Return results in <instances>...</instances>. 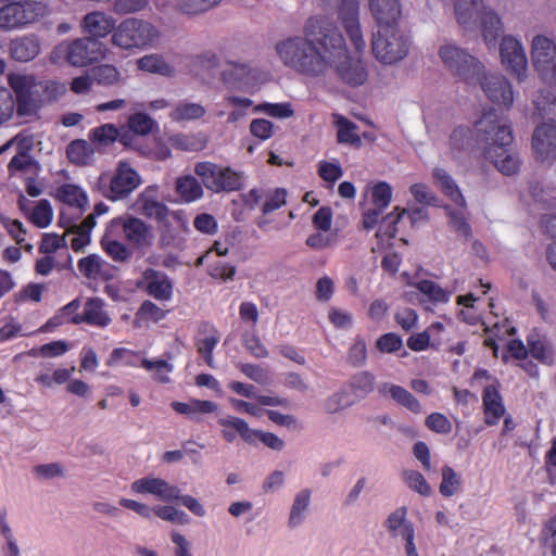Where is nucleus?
Masks as SVG:
<instances>
[{"instance_id":"nucleus-18","label":"nucleus","mask_w":556,"mask_h":556,"mask_svg":"<svg viewBox=\"0 0 556 556\" xmlns=\"http://www.w3.org/2000/svg\"><path fill=\"white\" fill-rule=\"evenodd\" d=\"M80 27L83 33L88 35L87 37L99 40L110 34L113 35L116 28V20L102 11H92L83 17Z\"/></svg>"},{"instance_id":"nucleus-54","label":"nucleus","mask_w":556,"mask_h":556,"mask_svg":"<svg viewBox=\"0 0 556 556\" xmlns=\"http://www.w3.org/2000/svg\"><path fill=\"white\" fill-rule=\"evenodd\" d=\"M53 219V211L50 202L46 199L40 200L33 208L29 220L38 228L48 227Z\"/></svg>"},{"instance_id":"nucleus-1","label":"nucleus","mask_w":556,"mask_h":556,"mask_svg":"<svg viewBox=\"0 0 556 556\" xmlns=\"http://www.w3.org/2000/svg\"><path fill=\"white\" fill-rule=\"evenodd\" d=\"M276 52L285 66L308 78L325 77L330 70L351 87L362 86L368 78L363 61L350 55L342 33L327 16L308 17L303 35L277 42Z\"/></svg>"},{"instance_id":"nucleus-62","label":"nucleus","mask_w":556,"mask_h":556,"mask_svg":"<svg viewBox=\"0 0 556 556\" xmlns=\"http://www.w3.org/2000/svg\"><path fill=\"white\" fill-rule=\"evenodd\" d=\"M239 369L244 376L258 384L267 386L271 382L268 370L260 365L244 363L239 366Z\"/></svg>"},{"instance_id":"nucleus-28","label":"nucleus","mask_w":556,"mask_h":556,"mask_svg":"<svg viewBox=\"0 0 556 556\" xmlns=\"http://www.w3.org/2000/svg\"><path fill=\"white\" fill-rule=\"evenodd\" d=\"M40 52V41L37 36H21L10 43L12 59L20 62H28L35 59Z\"/></svg>"},{"instance_id":"nucleus-52","label":"nucleus","mask_w":556,"mask_h":556,"mask_svg":"<svg viewBox=\"0 0 556 556\" xmlns=\"http://www.w3.org/2000/svg\"><path fill=\"white\" fill-rule=\"evenodd\" d=\"M66 92L64 84L56 80H43L38 83L39 101L41 103L55 101Z\"/></svg>"},{"instance_id":"nucleus-13","label":"nucleus","mask_w":556,"mask_h":556,"mask_svg":"<svg viewBox=\"0 0 556 556\" xmlns=\"http://www.w3.org/2000/svg\"><path fill=\"white\" fill-rule=\"evenodd\" d=\"M109 225L116 232L122 229L125 239L134 249L146 250L153 244L154 235L152 226L139 217L131 215L119 216L113 218Z\"/></svg>"},{"instance_id":"nucleus-2","label":"nucleus","mask_w":556,"mask_h":556,"mask_svg":"<svg viewBox=\"0 0 556 556\" xmlns=\"http://www.w3.org/2000/svg\"><path fill=\"white\" fill-rule=\"evenodd\" d=\"M439 55L445 66L467 85L479 84L492 103L506 110L513 105V87L506 77L500 74L485 75L483 64L456 46L441 47Z\"/></svg>"},{"instance_id":"nucleus-15","label":"nucleus","mask_w":556,"mask_h":556,"mask_svg":"<svg viewBox=\"0 0 556 556\" xmlns=\"http://www.w3.org/2000/svg\"><path fill=\"white\" fill-rule=\"evenodd\" d=\"M358 13V0H342L339 8V17L356 52H362L366 45L361 29Z\"/></svg>"},{"instance_id":"nucleus-9","label":"nucleus","mask_w":556,"mask_h":556,"mask_svg":"<svg viewBox=\"0 0 556 556\" xmlns=\"http://www.w3.org/2000/svg\"><path fill=\"white\" fill-rule=\"evenodd\" d=\"M106 51V47L100 40L81 37L59 43L53 56L63 58L72 66L86 67L104 59Z\"/></svg>"},{"instance_id":"nucleus-57","label":"nucleus","mask_w":556,"mask_h":556,"mask_svg":"<svg viewBox=\"0 0 556 556\" xmlns=\"http://www.w3.org/2000/svg\"><path fill=\"white\" fill-rule=\"evenodd\" d=\"M403 478L405 483L413 491L418 492L422 496L431 495V486L419 471L406 470L403 472Z\"/></svg>"},{"instance_id":"nucleus-22","label":"nucleus","mask_w":556,"mask_h":556,"mask_svg":"<svg viewBox=\"0 0 556 556\" xmlns=\"http://www.w3.org/2000/svg\"><path fill=\"white\" fill-rule=\"evenodd\" d=\"M369 9L378 27L399 25L402 15L400 0H369Z\"/></svg>"},{"instance_id":"nucleus-49","label":"nucleus","mask_w":556,"mask_h":556,"mask_svg":"<svg viewBox=\"0 0 556 556\" xmlns=\"http://www.w3.org/2000/svg\"><path fill=\"white\" fill-rule=\"evenodd\" d=\"M138 67L141 71L169 76L173 67L157 54L144 55L138 60Z\"/></svg>"},{"instance_id":"nucleus-11","label":"nucleus","mask_w":556,"mask_h":556,"mask_svg":"<svg viewBox=\"0 0 556 556\" xmlns=\"http://www.w3.org/2000/svg\"><path fill=\"white\" fill-rule=\"evenodd\" d=\"M372 53L382 63L393 64L404 59L409 50L408 38L399 25L378 27L372 36Z\"/></svg>"},{"instance_id":"nucleus-7","label":"nucleus","mask_w":556,"mask_h":556,"mask_svg":"<svg viewBox=\"0 0 556 556\" xmlns=\"http://www.w3.org/2000/svg\"><path fill=\"white\" fill-rule=\"evenodd\" d=\"M141 185V177L126 161H119L113 174H101L94 190L110 201L129 197Z\"/></svg>"},{"instance_id":"nucleus-17","label":"nucleus","mask_w":556,"mask_h":556,"mask_svg":"<svg viewBox=\"0 0 556 556\" xmlns=\"http://www.w3.org/2000/svg\"><path fill=\"white\" fill-rule=\"evenodd\" d=\"M131 491L137 494H152L165 502L177 501L180 497L178 486L154 477H146L134 481Z\"/></svg>"},{"instance_id":"nucleus-30","label":"nucleus","mask_w":556,"mask_h":556,"mask_svg":"<svg viewBox=\"0 0 556 556\" xmlns=\"http://www.w3.org/2000/svg\"><path fill=\"white\" fill-rule=\"evenodd\" d=\"M172 408L180 415H185L193 420H199V415L211 414L217 410V404L208 400L192 399L189 402L174 401Z\"/></svg>"},{"instance_id":"nucleus-58","label":"nucleus","mask_w":556,"mask_h":556,"mask_svg":"<svg viewBox=\"0 0 556 556\" xmlns=\"http://www.w3.org/2000/svg\"><path fill=\"white\" fill-rule=\"evenodd\" d=\"M287 190L285 188H276L275 190L266 193L265 201L261 208L264 215L279 210L287 203Z\"/></svg>"},{"instance_id":"nucleus-63","label":"nucleus","mask_w":556,"mask_h":556,"mask_svg":"<svg viewBox=\"0 0 556 556\" xmlns=\"http://www.w3.org/2000/svg\"><path fill=\"white\" fill-rule=\"evenodd\" d=\"M392 199V188L388 182L380 181L372 188L371 200L372 204L380 210L389 206Z\"/></svg>"},{"instance_id":"nucleus-3","label":"nucleus","mask_w":556,"mask_h":556,"mask_svg":"<svg viewBox=\"0 0 556 556\" xmlns=\"http://www.w3.org/2000/svg\"><path fill=\"white\" fill-rule=\"evenodd\" d=\"M478 138L484 142L483 154L495 167L506 176L516 174L520 168V161L508 147L514 136L507 121H503L494 109L485 112L476 122Z\"/></svg>"},{"instance_id":"nucleus-26","label":"nucleus","mask_w":556,"mask_h":556,"mask_svg":"<svg viewBox=\"0 0 556 556\" xmlns=\"http://www.w3.org/2000/svg\"><path fill=\"white\" fill-rule=\"evenodd\" d=\"M116 235V230L111 229V226L108 225L100 240L101 248L114 262L126 263L131 258L132 251L125 243L118 241Z\"/></svg>"},{"instance_id":"nucleus-41","label":"nucleus","mask_w":556,"mask_h":556,"mask_svg":"<svg viewBox=\"0 0 556 556\" xmlns=\"http://www.w3.org/2000/svg\"><path fill=\"white\" fill-rule=\"evenodd\" d=\"M118 137L119 129L114 124H103L92 128L88 135L90 142L97 148L109 147L117 141Z\"/></svg>"},{"instance_id":"nucleus-25","label":"nucleus","mask_w":556,"mask_h":556,"mask_svg":"<svg viewBox=\"0 0 556 556\" xmlns=\"http://www.w3.org/2000/svg\"><path fill=\"white\" fill-rule=\"evenodd\" d=\"M444 330V326L440 321L431 324L427 330L412 334L407 339V346L415 352L427 350L429 346L439 349L442 344V339L437 337Z\"/></svg>"},{"instance_id":"nucleus-40","label":"nucleus","mask_w":556,"mask_h":556,"mask_svg":"<svg viewBox=\"0 0 556 556\" xmlns=\"http://www.w3.org/2000/svg\"><path fill=\"white\" fill-rule=\"evenodd\" d=\"M528 353L543 362L552 363L554 358V351L552 345L547 342L544 337L539 333H531L527 337Z\"/></svg>"},{"instance_id":"nucleus-39","label":"nucleus","mask_w":556,"mask_h":556,"mask_svg":"<svg viewBox=\"0 0 556 556\" xmlns=\"http://www.w3.org/2000/svg\"><path fill=\"white\" fill-rule=\"evenodd\" d=\"M141 215L148 218H154L160 223H164L169 215V208L157 200L150 198L147 192H143L138 198Z\"/></svg>"},{"instance_id":"nucleus-64","label":"nucleus","mask_w":556,"mask_h":556,"mask_svg":"<svg viewBox=\"0 0 556 556\" xmlns=\"http://www.w3.org/2000/svg\"><path fill=\"white\" fill-rule=\"evenodd\" d=\"M540 540L542 546L549 548L552 556H556V515L544 523Z\"/></svg>"},{"instance_id":"nucleus-36","label":"nucleus","mask_w":556,"mask_h":556,"mask_svg":"<svg viewBox=\"0 0 556 556\" xmlns=\"http://www.w3.org/2000/svg\"><path fill=\"white\" fill-rule=\"evenodd\" d=\"M78 270L88 279H104L108 280L110 275L106 273L104 267L108 263L97 254H90L78 261Z\"/></svg>"},{"instance_id":"nucleus-47","label":"nucleus","mask_w":556,"mask_h":556,"mask_svg":"<svg viewBox=\"0 0 556 556\" xmlns=\"http://www.w3.org/2000/svg\"><path fill=\"white\" fill-rule=\"evenodd\" d=\"M399 207H395L393 212L384 216L379 224V228L376 232V237L379 241L389 242L394 239L397 233V223L402 218V214H399Z\"/></svg>"},{"instance_id":"nucleus-20","label":"nucleus","mask_w":556,"mask_h":556,"mask_svg":"<svg viewBox=\"0 0 556 556\" xmlns=\"http://www.w3.org/2000/svg\"><path fill=\"white\" fill-rule=\"evenodd\" d=\"M482 408L486 426H495L504 417L506 409L498 383L489 384L483 389Z\"/></svg>"},{"instance_id":"nucleus-8","label":"nucleus","mask_w":556,"mask_h":556,"mask_svg":"<svg viewBox=\"0 0 556 556\" xmlns=\"http://www.w3.org/2000/svg\"><path fill=\"white\" fill-rule=\"evenodd\" d=\"M49 14V5L43 1H11L0 8V28L3 30L22 29L39 22Z\"/></svg>"},{"instance_id":"nucleus-19","label":"nucleus","mask_w":556,"mask_h":556,"mask_svg":"<svg viewBox=\"0 0 556 556\" xmlns=\"http://www.w3.org/2000/svg\"><path fill=\"white\" fill-rule=\"evenodd\" d=\"M419 292L418 302L425 309L450 302L452 291L442 288L439 283L429 279H420L412 285Z\"/></svg>"},{"instance_id":"nucleus-44","label":"nucleus","mask_w":556,"mask_h":556,"mask_svg":"<svg viewBox=\"0 0 556 556\" xmlns=\"http://www.w3.org/2000/svg\"><path fill=\"white\" fill-rule=\"evenodd\" d=\"M241 343L255 358H266L269 354L267 348L262 343L255 327L242 332Z\"/></svg>"},{"instance_id":"nucleus-34","label":"nucleus","mask_w":556,"mask_h":556,"mask_svg":"<svg viewBox=\"0 0 556 556\" xmlns=\"http://www.w3.org/2000/svg\"><path fill=\"white\" fill-rule=\"evenodd\" d=\"M55 198L62 203L85 210L88 205V197L86 192L74 184H63L55 190Z\"/></svg>"},{"instance_id":"nucleus-6","label":"nucleus","mask_w":556,"mask_h":556,"mask_svg":"<svg viewBox=\"0 0 556 556\" xmlns=\"http://www.w3.org/2000/svg\"><path fill=\"white\" fill-rule=\"evenodd\" d=\"M454 9L457 23L465 29L476 25L481 18L482 36L486 45H494L503 31V23L493 11H483L482 0H454Z\"/></svg>"},{"instance_id":"nucleus-27","label":"nucleus","mask_w":556,"mask_h":556,"mask_svg":"<svg viewBox=\"0 0 556 556\" xmlns=\"http://www.w3.org/2000/svg\"><path fill=\"white\" fill-rule=\"evenodd\" d=\"M378 391L380 395L391 397L414 414H420L422 410L420 402L401 386L386 382L379 386Z\"/></svg>"},{"instance_id":"nucleus-45","label":"nucleus","mask_w":556,"mask_h":556,"mask_svg":"<svg viewBox=\"0 0 556 556\" xmlns=\"http://www.w3.org/2000/svg\"><path fill=\"white\" fill-rule=\"evenodd\" d=\"M375 386V376L369 371H359L350 379L349 387L353 394L364 399L372 392Z\"/></svg>"},{"instance_id":"nucleus-51","label":"nucleus","mask_w":556,"mask_h":556,"mask_svg":"<svg viewBox=\"0 0 556 556\" xmlns=\"http://www.w3.org/2000/svg\"><path fill=\"white\" fill-rule=\"evenodd\" d=\"M166 317V311L162 309L155 303L150 300H146L139 306L136 316L135 324L139 323H157Z\"/></svg>"},{"instance_id":"nucleus-16","label":"nucleus","mask_w":556,"mask_h":556,"mask_svg":"<svg viewBox=\"0 0 556 556\" xmlns=\"http://www.w3.org/2000/svg\"><path fill=\"white\" fill-rule=\"evenodd\" d=\"M148 295L162 302L173 298L174 286L169 277L154 268H147L142 273V281L139 283Z\"/></svg>"},{"instance_id":"nucleus-10","label":"nucleus","mask_w":556,"mask_h":556,"mask_svg":"<svg viewBox=\"0 0 556 556\" xmlns=\"http://www.w3.org/2000/svg\"><path fill=\"white\" fill-rule=\"evenodd\" d=\"M194 173L201 178L204 187L215 193L239 191L244 184L241 172L208 161L197 163Z\"/></svg>"},{"instance_id":"nucleus-56","label":"nucleus","mask_w":556,"mask_h":556,"mask_svg":"<svg viewBox=\"0 0 556 556\" xmlns=\"http://www.w3.org/2000/svg\"><path fill=\"white\" fill-rule=\"evenodd\" d=\"M367 359V346L364 338L357 336L350 346L346 355V362L353 367H362Z\"/></svg>"},{"instance_id":"nucleus-4","label":"nucleus","mask_w":556,"mask_h":556,"mask_svg":"<svg viewBox=\"0 0 556 556\" xmlns=\"http://www.w3.org/2000/svg\"><path fill=\"white\" fill-rule=\"evenodd\" d=\"M533 121H542L532 135V149L540 162L556 161V96L547 90H539L533 99Z\"/></svg>"},{"instance_id":"nucleus-48","label":"nucleus","mask_w":556,"mask_h":556,"mask_svg":"<svg viewBox=\"0 0 556 556\" xmlns=\"http://www.w3.org/2000/svg\"><path fill=\"white\" fill-rule=\"evenodd\" d=\"M90 74L92 80L102 86H113L121 79L119 71L112 64H100L93 66Z\"/></svg>"},{"instance_id":"nucleus-60","label":"nucleus","mask_w":556,"mask_h":556,"mask_svg":"<svg viewBox=\"0 0 556 556\" xmlns=\"http://www.w3.org/2000/svg\"><path fill=\"white\" fill-rule=\"evenodd\" d=\"M37 94H27L14 98L15 100V111L18 116H31L35 115L42 104L39 101V97Z\"/></svg>"},{"instance_id":"nucleus-23","label":"nucleus","mask_w":556,"mask_h":556,"mask_svg":"<svg viewBox=\"0 0 556 556\" xmlns=\"http://www.w3.org/2000/svg\"><path fill=\"white\" fill-rule=\"evenodd\" d=\"M199 334H204V338L197 337L194 339V345L197 352L203 356L204 362L211 368H214L213 351L219 342V333L217 328L208 323L202 321L198 327Z\"/></svg>"},{"instance_id":"nucleus-24","label":"nucleus","mask_w":556,"mask_h":556,"mask_svg":"<svg viewBox=\"0 0 556 556\" xmlns=\"http://www.w3.org/2000/svg\"><path fill=\"white\" fill-rule=\"evenodd\" d=\"M476 144H483L478 138L476 126L473 130L468 126H457L450 135L448 146L453 157L470 151Z\"/></svg>"},{"instance_id":"nucleus-14","label":"nucleus","mask_w":556,"mask_h":556,"mask_svg":"<svg viewBox=\"0 0 556 556\" xmlns=\"http://www.w3.org/2000/svg\"><path fill=\"white\" fill-rule=\"evenodd\" d=\"M500 55L506 71L519 79L526 74L528 61L519 40L511 36L503 37L500 43Z\"/></svg>"},{"instance_id":"nucleus-32","label":"nucleus","mask_w":556,"mask_h":556,"mask_svg":"<svg viewBox=\"0 0 556 556\" xmlns=\"http://www.w3.org/2000/svg\"><path fill=\"white\" fill-rule=\"evenodd\" d=\"M228 388L235 393L244 397H254L256 402L263 406H282L288 407L290 402L286 397L269 396V395H254V386L243 383L240 381H231Z\"/></svg>"},{"instance_id":"nucleus-61","label":"nucleus","mask_w":556,"mask_h":556,"mask_svg":"<svg viewBox=\"0 0 556 556\" xmlns=\"http://www.w3.org/2000/svg\"><path fill=\"white\" fill-rule=\"evenodd\" d=\"M15 112V100L10 89L0 87V126L9 122Z\"/></svg>"},{"instance_id":"nucleus-43","label":"nucleus","mask_w":556,"mask_h":556,"mask_svg":"<svg viewBox=\"0 0 556 556\" xmlns=\"http://www.w3.org/2000/svg\"><path fill=\"white\" fill-rule=\"evenodd\" d=\"M205 114V109L199 103L180 102L169 113L174 122L199 119Z\"/></svg>"},{"instance_id":"nucleus-12","label":"nucleus","mask_w":556,"mask_h":556,"mask_svg":"<svg viewBox=\"0 0 556 556\" xmlns=\"http://www.w3.org/2000/svg\"><path fill=\"white\" fill-rule=\"evenodd\" d=\"M531 58L535 71L551 86H556V43L538 35L532 40Z\"/></svg>"},{"instance_id":"nucleus-33","label":"nucleus","mask_w":556,"mask_h":556,"mask_svg":"<svg viewBox=\"0 0 556 556\" xmlns=\"http://www.w3.org/2000/svg\"><path fill=\"white\" fill-rule=\"evenodd\" d=\"M334 125L337 127V141L354 147H361L362 140L357 134L358 126L345 116L334 113Z\"/></svg>"},{"instance_id":"nucleus-38","label":"nucleus","mask_w":556,"mask_h":556,"mask_svg":"<svg viewBox=\"0 0 556 556\" xmlns=\"http://www.w3.org/2000/svg\"><path fill=\"white\" fill-rule=\"evenodd\" d=\"M175 190L181 201L186 203L194 202L203 197L201 184L190 175L177 178Z\"/></svg>"},{"instance_id":"nucleus-37","label":"nucleus","mask_w":556,"mask_h":556,"mask_svg":"<svg viewBox=\"0 0 556 556\" xmlns=\"http://www.w3.org/2000/svg\"><path fill=\"white\" fill-rule=\"evenodd\" d=\"M228 64L230 68L222 72L223 83L230 89L243 88L250 79V67L242 63L229 62Z\"/></svg>"},{"instance_id":"nucleus-46","label":"nucleus","mask_w":556,"mask_h":556,"mask_svg":"<svg viewBox=\"0 0 556 556\" xmlns=\"http://www.w3.org/2000/svg\"><path fill=\"white\" fill-rule=\"evenodd\" d=\"M442 481L439 486L440 493L444 497L455 495L462 486V477L448 465H444L441 469Z\"/></svg>"},{"instance_id":"nucleus-31","label":"nucleus","mask_w":556,"mask_h":556,"mask_svg":"<svg viewBox=\"0 0 556 556\" xmlns=\"http://www.w3.org/2000/svg\"><path fill=\"white\" fill-rule=\"evenodd\" d=\"M408 509L406 506H401L392 511L384 521V527L388 530L390 536H401L405 539L406 531L412 529L415 534L414 523L407 520Z\"/></svg>"},{"instance_id":"nucleus-53","label":"nucleus","mask_w":556,"mask_h":556,"mask_svg":"<svg viewBox=\"0 0 556 556\" xmlns=\"http://www.w3.org/2000/svg\"><path fill=\"white\" fill-rule=\"evenodd\" d=\"M140 366L148 371H154V380L160 383L169 382L168 374L173 371L174 366L168 363L166 359H156L151 361L148 358H142Z\"/></svg>"},{"instance_id":"nucleus-5","label":"nucleus","mask_w":556,"mask_h":556,"mask_svg":"<svg viewBox=\"0 0 556 556\" xmlns=\"http://www.w3.org/2000/svg\"><path fill=\"white\" fill-rule=\"evenodd\" d=\"M161 34L149 21L127 17L113 31L111 43L122 50H144L154 46Z\"/></svg>"},{"instance_id":"nucleus-50","label":"nucleus","mask_w":556,"mask_h":556,"mask_svg":"<svg viewBox=\"0 0 556 556\" xmlns=\"http://www.w3.org/2000/svg\"><path fill=\"white\" fill-rule=\"evenodd\" d=\"M311 501V491L308 489L302 490L295 495L293 505L289 516V526L294 528L302 523L304 513L308 508Z\"/></svg>"},{"instance_id":"nucleus-35","label":"nucleus","mask_w":556,"mask_h":556,"mask_svg":"<svg viewBox=\"0 0 556 556\" xmlns=\"http://www.w3.org/2000/svg\"><path fill=\"white\" fill-rule=\"evenodd\" d=\"M433 179L439 185L441 191L459 206H466V200L460 192L457 184L451 175L443 168H434L432 172Z\"/></svg>"},{"instance_id":"nucleus-42","label":"nucleus","mask_w":556,"mask_h":556,"mask_svg":"<svg viewBox=\"0 0 556 556\" xmlns=\"http://www.w3.org/2000/svg\"><path fill=\"white\" fill-rule=\"evenodd\" d=\"M38 83L33 75L10 74L8 84L14 91L15 98L38 93Z\"/></svg>"},{"instance_id":"nucleus-29","label":"nucleus","mask_w":556,"mask_h":556,"mask_svg":"<svg viewBox=\"0 0 556 556\" xmlns=\"http://www.w3.org/2000/svg\"><path fill=\"white\" fill-rule=\"evenodd\" d=\"M238 428L240 430V438L248 444H255L260 441L275 451H281L285 446V442L275 433L251 429L247 421L238 420Z\"/></svg>"},{"instance_id":"nucleus-55","label":"nucleus","mask_w":556,"mask_h":556,"mask_svg":"<svg viewBox=\"0 0 556 556\" xmlns=\"http://www.w3.org/2000/svg\"><path fill=\"white\" fill-rule=\"evenodd\" d=\"M155 126V121L152 119L148 114L141 112L129 115L127 119V128L135 131V134H139L140 136L149 135Z\"/></svg>"},{"instance_id":"nucleus-21","label":"nucleus","mask_w":556,"mask_h":556,"mask_svg":"<svg viewBox=\"0 0 556 556\" xmlns=\"http://www.w3.org/2000/svg\"><path fill=\"white\" fill-rule=\"evenodd\" d=\"M112 319L104 309V301L100 298H88L80 315H76L73 325L86 324L89 326L105 328Z\"/></svg>"},{"instance_id":"nucleus-59","label":"nucleus","mask_w":556,"mask_h":556,"mask_svg":"<svg viewBox=\"0 0 556 556\" xmlns=\"http://www.w3.org/2000/svg\"><path fill=\"white\" fill-rule=\"evenodd\" d=\"M67 157L74 164H85L90 154V148L87 141L78 139L73 140L66 149Z\"/></svg>"}]
</instances>
